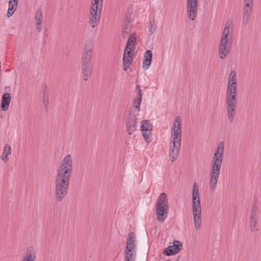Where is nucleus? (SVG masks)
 Masks as SVG:
<instances>
[{"label":"nucleus","mask_w":261,"mask_h":261,"mask_svg":"<svg viewBox=\"0 0 261 261\" xmlns=\"http://www.w3.org/2000/svg\"><path fill=\"white\" fill-rule=\"evenodd\" d=\"M198 0H187V14L189 18L194 20L197 16Z\"/></svg>","instance_id":"9d476101"},{"label":"nucleus","mask_w":261,"mask_h":261,"mask_svg":"<svg viewBox=\"0 0 261 261\" xmlns=\"http://www.w3.org/2000/svg\"><path fill=\"white\" fill-rule=\"evenodd\" d=\"M131 21L132 19L130 16L129 15H126L124 22V27L122 32V36L124 39L127 37V35L131 31L132 26L130 25Z\"/></svg>","instance_id":"2eb2a0df"},{"label":"nucleus","mask_w":261,"mask_h":261,"mask_svg":"<svg viewBox=\"0 0 261 261\" xmlns=\"http://www.w3.org/2000/svg\"><path fill=\"white\" fill-rule=\"evenodd\" d=\"M43 102H44V105L45 107H47L49 103V99L48 98L47 91H46V87L45 88V89L44 90Z\"/></svg>","instance_id":"7c9ffc66"},{"label":"nucleus","mask_w":261,"mask_h":261,"mask_svg":"<svg viewBox=\"0 0 261 261\" xmlns=\"http://www.w3.org/2000/svg\"><path fill=\"white\" fill-rule=\"evenodd\" d=\"M141 102H140V101H135V100H134V105H136L135 106V108L137 110L138 112L140 111V108L141 105Z\"/></svg>","instance_id":"58836bf2"},{"label":"nucleus","mask_w":261,"mask_h":261,"mask_svg":"<svg viewBox=\"0 0 261 261\" xmlns=\"http://www.w3.org/2000/svg\"><path fill=\"white\" fill-rule=\"evenodd\" d=\"M249 19V17L247 16L246 17L244 15L243 19V23L245 25H246L248 22V20Z\"/></svg>","instance_id":"a19ab883"},{"label":"nucleus","mask_w":261,"mask_h":261,"mask_svg":"<svg viewBox=\"0 0 261 261\" xmlns=\"http://www.w3.org/2000/svg\"><path fill=\"white\" fill-rule=\"evenodd\" d=\"M176 124L174 123L172 130L173 135L171 138L169 150L170 156L172 162H174L177 158L181 144V132L180 130L176 129Z\"/></svg>","instance_id":"39448f33"},{"label":"nucleus","mask_w":261,"mask_h":261,"mask_svg":"<svg viewBox=\"0 0 261 261\" xmlns=\"http://www.w3.org/2000/svg\"><path fill=\"white\" fill-rule=\"evenodd\" d=\"M73 162L70 154H67L63 159L59 167L56 182L69 186L72 173Z\"/></svg>","instance_id":"7ed1b4c3"},{"label":"nucleus","mask_w":261,"mask_h":261,"mask_svg":"<svg viewBox=\"0 0 261 261\" xmlns=\"http://www.w3.org/2000/svg\"><path fill=\"white\" fill-rule=\"evenodd\" d=\"M174 123H175L176 127V129H178L179 130H180L181 124V121H180V118L179 116L176 117L175 121Z\"/></svg>","instance_id":"f704fd0d"},{"label":"nucleus","mask_w":261,"mask_h":261,"mask_svg":"<svg viewBox=\"0 0 261 261\" xmlns=\"http://www.w3.org/2000/svg\"><path fill=\"white\" fill-rule=\"evenodd\" d=\"M149 24L150 26L149 27V31L150 33V35H152L154 33L156 27L154 23H152V22L151 21H150Z\"/></svg>","instance_id":"c9c22d12"},{"label":"nucleus","mask_w":261,"mask_h":261,"mask_svg":"<svg viewBox=\"0 0 261 261\" xmlns=\"http://www.w3.org/2000/svg\"><path fill=\"white\" fill-rule=\"evenodd\" d=\"M251 12H252V9L251 8H244V15L246 17H247V16L249 17V16L251 13Z\"/></svg>","instance_id":"e433bc0d"},{"label":"nucleus","mask_w":261,"mask_h":261,"mask_svg":"<svg viewBox=\"0 0 261 261\" xmlns=\"http://www.w3.org/2000/svg\"><path fill=\"white\" fill-rule=\"evenodd\" d=\"M226 105L229 120L232 122L237 105V93L226 94Z\"/></svg>","instance_id":"6e6552de"},{"label":"nucleus","mask_w":261,"mask_h":261,"mask_svg":"<svg viewBox=\"0 0 261 261\" xmlns=\"http://www.w3.org/2000/svg\"><path fill=\"white\" fill-rule=\"evenodd\" d=\"M229 26L227 24V23L225 24L224 29L223 32L222 38L221 40H229L228 39V35L229 33Z\"/></svg>","instance_id":"a878e982"},{"label":"nucleus","mask_w":261,"mask_h":261,"mask_svg":"<svg viewBox=\"0 0 261 261\" xmlns=\"http://www.w3.org/2000/svg\"><path fill=\"white\" fill-rule=\"evenodd\" d=\"M168 208L167 194L165 193H162L157 199L156 204L157 219L160 223H162L167 218Z\"/></svg>","instance_id":"423d86ee"},{"label":"nucleus","mask_w":261,"mask_h":261,"mask_svg":"<svg viewBox=\"0 0 261 261\" xmlns=\"http://www.w3.org/2000/svg\"><path fill=\"white\" fill-rule=\"evenodd\" d=\"M5 90L9 92L11 90V88L10 86H6L5 88Z\"/></svg>","instance_id":"49530a36"},{"label":"nucleus","mask_w":261,"mask_h":261,"mask_svg":"<svg viewBox=\"0 0 261 261\" xmlns=\"http://www.w3.org/2000/svg\"><path fill=\"white\" fill-rule=\"evenodd\" d=\"M133 58H126L125 56L123 57V66L124 67V70L126 71L129 68L130 65L132 64Z\"/></svg>","instance_id":"412c9836"},{"label":"nucleus","mask_w":261,"mask_h":261,"mask_svg":"<svg viewBox=\"0 0 261 261\" xmlns=\"http://www.w3.org/2000/svg\"><path fill=\"white\" fill-rule=\"evenodd\" d=\"M125 126L128 135H131L137 130V117L135 114L129 111L125 119Z\"/></svg>","instance_id":"1a4fd4ad"},{"label":"nucleus","mask_w":261,"mask_h":261,"mask_svg":"<svg viewBox=\"0 0 261 261\" xmlns=\"http://www.w3.org/2000/svg\"><path fill=\"white\" fill-rule=\"evenodd\" d=\"M165 261H170V259H167V260H166Z\"/></svg>","instance_id":"09e8293b"},{"label":"nucleus","mask_w":261,"mask_h":261,"mask_svg":"<svg viewBox=\"0 0 261 261\" xmlns=\"http://www.w3.org/2000/svg\"><path fill=\"white\" fill-rule=\"evenodd\" d=\"M224 152V143L219 142L216 150L212 161V168L210 172V188L212 190L215 189L219 177L220 168L222 164Z\"/></svg>","instance_id":"f257e3e1"},{"label":"nucleus","mask_w":261,"mask_h":261,"mask_svg":"<svg viewBox=\"0 0 261 261\" xmlns=\"http://www.w3.org/2000/svg\"><path fill=\"white\" fill-rule=\"evenodd\" d=\"M93 47L92 39L88 38L84 47L81 59L82 75L85 81H88L92 75V59Z\"/></svg>","instance_id":"f03ea898"},{"label":"nucleus","mask_w":261,"mask_h":261,"mask_svg":"<svg viewBox=\"0 0 261 261\" xmlns=\"http://www.w3.org/2000/svg\"><path fill=\"white\" fill-rule=\"evenodd\" d=\"M136 44H137V38L129 37L128 38L127 42L126 44V48L128 49L129 47H133L134 44V46H136Z\"/></svg>","instance_id":"bb28decb"},{"label":"nucleus","mask_w":261,"mask_h":261,"mask_svg":"<svg viewBox=\"0 0 261 261\" xmlns=\"http://www.w3.org/2000/svg\"><path fill=\"white\" fill-rule=\"evenodd\" d=\"M228 84L237 86V79L234 70H231L229 75Z\"/></svg>","instance_id":"6ab92c4d"},{"label":"nucleus","mask_w":261,"mask_h":261,"mask_svg":"<svg viewBox=\"0 0 261 261\" xmlns=\"http://www.w3.org/2000/svg\"><path fill=\"white\" fill-rule=\"evenodd\" d=\"M173 245L169 246L166 248L163 253L165 255L171 256L177 254L180 252L182 248V244L179 241H174Z\"/></svg>","instance_id":"ddd939ff"},{"label":"nucleus","mask_w":261,"mask_h":261,"mask_svg":"<svg viewBox=\"0 0 261 261\" xmlns=\"http://www.w3.org/2000/svg\"><path fill=\"white\" fill-rule=\"evenodd\" d=\"M257 220L256 217H252L250 218V230L254 231L255 230V225L256 224Z\"/></svg>","instance_id":"c756f323"},{"label":"nucleus","mask_w":261,"mask_h":261,"mask_svg":"<svg viewBox=\"0 0 261 261\" xmlns=\"http://www.w3.org/2000/svg\"><path fill=\"white\" fill-rule=\"evenodd\" d=\"M231 41L229 40H221L219 48V55L221 59H224L229 54L231 47Z\"/></svg>","instance_id":"9b49d317"},{"label":"nucleus","mask_w":261,"mask_h":261,"mask_svg":"<svg viewBox=\"0 0 261 261\" xmlns=\"http://www.w3.org/2000/svg\"><path fill=\"white\" fill-rule=\"evenodd\" d=\"M18 3V0H9V8L7 13L8 17H10L13 15L17 9Z\"/></svg>","instance_id":"f3484780"},{"label":"nucleus","mask_w":261,"mask_h":261,"mask_svg":"<svg viewBox=\"0 0 261 261\" xmlns=\"http://www.w3.org/2000/svg\"><path fill=\"white\" fill-rule=\"evenodd\" d=\"M35 21L36 24H42L43 22L42 12L41 9L38 10L35 15Z\"/></svg>","instance_id":"b1692460"},{"label":"nucleus","mask_w":261,"mask_h":261,"mask_svg":"<svg viewBox=\"0 0 261 261\" xmlns=\"http://www.w3.org/2000/svg\"><path fill=\"white\" fill-rule=\"evenodd\" d=\"M237 86L234 85L227 84L226 94L237 93Z\"/></svg>","instance_id":"cd10ccee"},{"label":"nucleus","mask_w":261,"mask_h":261,"mask_svg":"<svg viewBox=\"0 0 261 261\" xmlns=\"http://www.w3.org/2000/svg\"><path fill=\"white\" fill-rule=\"evenodd\" d=\"M47 28H46V29H45L46 32H45V33L44 34V37H45V38H47V37H48V34H47Z\"/></svg>","instance_id":"de8ad7c7"},{"label":"nucleus","mask_w":261,"mask_h":261,"mask_svg":"<svg viewBox=\"0 0 261 261\" xmlns=\"http://www.w3.org/2000/svg\"><path fill=\"white\" fill-rule=\"evenodd\" d=\"M151 62L152 61H149V60L144 58L142 68L145 70L148 69L150 66Z\"/></svg>","instance_id":"2f4dec72"},{"label":"nucleus","mask_w":261,"mask_h":261,"mask_svg":"<svg viewBox=\"0 0 261 261\" xmlns=\"http://www.w3.org/2000/svg\"><path fill=\"white\" fill-rule=\"evenodd\" d=\"M136 46L133 45V47H129L128 49L126 48V46H125L123 56L126 57V58H133L134 55L133 54V51L135 49Z\"/></svg>","instance_id":"5701e85b"},{"label":"nucleus","mask_w":261,"mask_h":261,"mask_svg":"<svg viewBox=\"0 0 261 261\" xmlns=\"http://www.w3.org/2000/svg\"><path fill=\"white\" fill-rule=\"evenodd\" d=\"M101 10L90 9L89 16V24L93 28H95L99 22L100 18Z\"/></svg>","instance_id":"4468645a"},{"label":"nucleus","mask_w":261,"mask_h":261,"mask_svg":"<svg viewBox=\"0 0 261 261\" xmlns=\"http://www.w3.org/2000/svg\"><path fill=\"white\" fill-rule=\"evenodd\" d=\"M6 147L8 148V152L5 155L3 153L2 156V160L4 161L5 163H7L9 160V158H8V155L11 153V147L9 144H6Z\"/></svg>","instance_id":"c85d7f7f"},{"label":"nucleus","mask_w":261,"mask_h":261,"mask_svg":"<svg viewBox=\"0 0 261 261\" xmlns=\"http://www.w3.org/2000/svg\"><path fill=\"white\" fill-rule=\"evenodd\" d=\"M129 37H136V33L135 32L132 33Z\"/></svg>","instance_id":"a18cd8bd"},{"label":"nucleus","mask_w":261,"mask_h":261,"mask_svg":"<svg viewBox=\"0 0 261 261\" xmlns=\"http://www.w3.org/2000/svg\"><path fill=\"white\" fill-rule=\"evenodd\" d=\"M102 2L98 0H93L91 3L90 9L102 10Z\"/></svg>","instance_id":"4be33fe9"},{"label":"nucleus","mask_w":261,"mask_h":261,"mask_svg":"<svg viewBox=\"0 0 261 261\" xmlns=\"http://www.w3.org/2000/svg\"><path fill=\"white\" fill-rule=\"evenodd\" d=\"M257 213V206L255 203H253L252 206L251 217H256Z\"/></svg>","instance_id":"72a5a7b5"},{"label":"nucleus","mask_w":261,"mask_h":261,"mask_svg":"<svg viewBox=\"0 0 261 261\" xmlns=\"http://www.w3.org/2000/svg\"><path fill=\"white\" fill-rule=\"evenodd\" d=\"M8 148L6 147V144L5 146V148H4L3 153L4 154H6L8 152Z\"/></svg>","instance_id":"c03bdc74"},{"label":"nucleus","mask_w":261,"mask_h":261,"mask_svg":"<svg viewBox=\"0 0 261 261\" xmlns=\"http://www.w3.org/2000/svg\"><path fill=\"white\" fill-rule=\"evenodd\" d=\"M141 131H144V130L147 131H152V123H151L150 121L148 120H143L141 124Z\"/></svg>","instance_id":"a211bd4d"},{"label":"nucleus","mask_w":261,"mask_h":261,"mask_svg":"<svg viewBox=\"0 0 261 261\" xmlns=\"http://www.w3.org/2000/svg\"><path fill=\"white\" fill-rule=\"evenodd\" d=\"M68 186L67 185L60 184L59 182H56L55 195L58 201H61L64 199L67 194Z\"/></svg>","instance_id":"f8f14e48"},{"label":"nucleus","mask_w":261,"mask_h":261,"mask_svg":"<svg viewBox=\"0 0 261 261\" xmlns=\"http://www.w3.org/2000/svg\"><path fill=\"white\" fill-rule=\"evenodd\" d=\"M41 24H36V30L39 32H40L42 30L41 28Z\"/></svg>","instance_id":"79ce46f5"},{"label":"nucleus","mask_w":261,"mask_h":261,"mask_svg":"<svg viewBox=\"0 0 261 261\" xmlns=\"http://www.w3.org/2000/svg\"><path fill=\"white\" fill-rule=\"evenodd\" d=\"M192 211L194 216V222L195 227L199 229L201 226V204L199 189L196 182L193 186L192 189Z\"/></svg>","instance_id":"20e7f679"},{"label":"nucleus","mask_w":261,"mask_h":261,"mask_svg":"<svg viewBox=\"0 0 261 261\" xmlns=\"http://www.w3.org/2000/svg\"><path fill=\"white\" fill-rule=\"evenodd\" d=\"M143 136L144 138L145 141L147 143H149L152 140V131H147L144 130V131H141Z\"/></svg>","instance_id":"393cba45"},{"label":"nucleus","mask_w":261,"mask_h":261,"mask_svg":"<svg viewBox=\"0 0 261 261\" xmlns=\"http://www.w3.org/2000/svg\"><path fill=\"white\" fill-rule=\"evenodd\" d=\"M142 99V91H140L138 92L137 97L135 98L134 100H135V101H140V102H141Z\"/></svg>","instance_id":"4c0bfd02"},{"label":"nucleus","mask_w":261,"mask_h":261,"mask_svg":"<svg viewBox=\"0 0 261 261\" xmlns=\"http://www.w3.org/2000/svg\"><path fill=\"white\" fill-rule=\"evenodd\" d=\"M144 59H147L149 60V61H152V53L150 50H146L144 55Z\"/></svg>","instance_id":"473e14b6"},{"label":"nucleus","mask_w":261,"mask_h":261,"mask_svg":"<svg viewBox=\"0 0 261 261\" xmlns=\"http://www.w3.org/2000/svg\"><path fill=\"white\" fill-rule=\"evenodd\" d=\"M11 96L8 92L5 93L2 97L1 107L3 111L8 110L11 102Z\"/></svg>","instance_id":"dca6fc26"},{"label":"nucleus","mask_w":261,"mask_h":261,"mask_svg":"<svg viewBox=\"0 0 261 261\" xmlns=\"http://www.w3.org/2000/svg\"><path fill=\"white\" fill-rule=\"evenodd\" d=\"M252 2H253V1H251V0L249 1H246V0H245L244 2L245 4V5L244 8L252 9Z\"/></svg>","instance_id":"ea45409f"},{"label":"nucleus","mask_w":261,"mask_h":261,"mask_svg":"<svg viewBox=\"0 0 261 261\" xmlns=\"http://www.w3.org/2000/svg\"><path fill=\"white\" fill-rule=\"evenodd\" d=\"M135 237V234L134 232L129 233L125 250V261H135L136 258V251L134 249L136 246L133 240Z\"/></svg>","instance_id":"0eeeda50"},{"label":"nucleus","mask_w":261,"mask_h":261,"mask_svg":"<svg viewBox=\"0 0 261 261\" xmlns=\"http://www.w3.org/2000/svg\"><path fill=\"white\" fill-rule=\"evenodd\" d=\"M136 90H137L138 92L140 91H142L141 89V87L139 85H137L136 87Z\"/></svg>","instance_id":"37998d69"},{"label":"nucleus","mask_w":261,"mask_h":261,"mask_svg":"<svg viewBox=\"0 0 261 261\" xmlns=\"http://www.w3.org/2000/svg\"><path fill=\"white\" fill-rule=\"evenodd\" d=\"M32 247L27 249L26 256H24L21 261H35V256L31 254Z\"/></svg>","instance_id":"aec40b11"}]
</instances>
